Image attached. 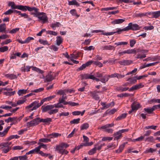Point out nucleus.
<instances>
[{
  "label": "nucleus",
  "mask_w": 160,
  "mask_h": 160,
  "mask_svg": "<svg viewBox=\"0 0 160 160\" xmlns=\"http://www.w3.org/2000/svg\"><path fill=\"white\" fill-rule=\"evenodd\" d=\"M34 102H36L37 104H35L36 106L34 107L33 109H36L37 108L40 107L41 105H42L43 102L45 101L43 99H42L41 101L39 103H38V101H35Z\"/></svg>",
  "instance_id": "22"
},
{
  "label": "nucleus",
  "mask_w": 160,
  "mask_h": 160,
  "mask_svg": "<svg viewBox=\"0 0 160 160\" xmlns=\"http://www.w3.org/2000/svg\"><path fill=\"white\" fill-rule=\"evenodd\" d=\"M8 49V47L7 46H4L0 48V52H4L7 51Z\"/></svg>",
  "instance_id": "50"
},
{
  "label": "nucleus",
  "mask_w": 160,
  "mask_h": 160,
  "mask_svg": "<svg viewBox=\"0 0 160 160\" xmlns=\"http://www.w3.org/2000/svg\"><path fill=\"white\" fill-rule=\"evenodd\" d=\"M128 89L129 88L128 87H123L121 86L116 88V90L118 91L123 92L127 91Z\"/></svg>",
  "instance_id": "27"
},
{
  "label": "nucleus",
  "mask_w": 160,
  "mask_h": 160,
  "mask_svg": "<svg viewBox=\"0 0 160 160\" xmlns=\"http://www.w3.org/2000/svg\"><path fill=\"white\" fill-rule=\"evenodd\" d=\"M84 49L87 51H90L92 50H94V47L92 46H90L89 47H84Z\"/></svg>",
  "instance_id": "62"
},
{
  "label": "nucleus",
  "mask_w": 160,
  "mask_h": 160,
  "mask_svg": "<svg viewBox=\"0 0 160 160\" xmlns=\"http://www.w3.org/2000/svg\"><path fill=\"white\" fill-rule=\"evenodd\" d=\"M98 144L95 145V147L92 149L90 150L88 152V154L89 155H92L96 153V151L97 150L96 146Z\"/></svg>",
  "instance_id": "26"
},
{
  "label": "nucleus",
  "mask_w": 160,
  "mask_h": 160,
  "mask_svg": "<svg viewBox=\"0 0 160 160\" xmlns=\"http://www.w3.org/2000/svg\"><path fill=\"white\" fill-rule=\"evenodd\" d=\"M103 50H114L115 48L112 45H105L102 47Z\"/></svg>",
  "instance_id": "23"
},
{
  "label": "nucleus",
  "mask_w": 160,
  "mask_h": 160,
  "mask_svg": "<svg viewBox=\"0 0 160 160\" xmlns=\"http://www.w3.org/2000/svg\"><path fill=\"white\" fill-rule=\"evenodd\" d=\"M19 28H15L12 29L11 30L9 31V33H15L17 32L18 31Z\"/></svg>",
  "instance_id": "64"
},
{
  "label": "nucleus",
  "mask_w": 160,
  "mask_h": 160,
  "mask_svg": "<svg viewBox=\"0 0 160 160\" xmlns=\"http://www.w3.org/2000/svg\"><path fill=\"white\" fill-rule=\"evenodd\" d=\"M31 68H32V66H26L24 68L22 67L21 68V70L23 72H28L30 71Z\"/></svg>",
  "instance_id": "38"
},
{
  "label": "nucleus",
  "mask_w": 160,
  "mask_h": 160,
  "mask_svg": "<svg viewBox=\"0 0 160 160\" xmlns=\"http://www.w3.org/2000/svg\"><path fill=\"white\" fill-rule=\"evenodd\" d=\"M105 75L104 76L103 78H101L100 79H99V78H96V77H95L93 75L92 77V79L93 80H95V81H97V82L99 81H101V82H102V83H105L106 82H103L102 81V79H105Z\"/></svg>",
  "instance_id": "43"
},
{
  "label": "nucleus",
  "mask_w": 160,
  "mask_h": 160,
  "mask_svg": "<svg viewBox=\"0 0 160 160\" xmlns=\"http://www.w3.org/2000/svg\"><path fill=\"white\" fill-rule=\"evenodd\" d=\"M127 115V114L126 113H122L121 115L118 117L116 119L117 121H119L122 120L125 118L126 117Z\"/></svg>",
  "instance_id": "36"
},
{
  "label": "nucleus",
  "mask_w": 160,
  "mask_h": 160,
  "mask_svg": "<svg viewBox=\"0 0 160 160\" xmlns=\"http://www.w3.org/2000/svg\"><path fill=\"white\" fill-rule=\"evenodd\" d=\"M19 138V136L17 135H11L7 138V140L9 141L13 138Z\"/></svg>",
  "instance_id": "53"
},
{
  "label": "nucleus",
  "mask_w": 160,
  "mask_h": 160,
  "mask_svg": "<svg viewBox=\"0 0 160 160\" xmlns=\"http://www.w3.org/2000/svg\"><path fill=\"white\" fill-rule=\"evenodd\" d=\"M132 61L129 60L123 59L118 62L119 63L122 65L127 66L130 65L132 63Z\"/></svg>",
  "instance_id": "9"
},
{
  "label": "nucleus",
  "mask_w": 160,
  "mask_h": 160,
  "mask_svg": "<svg viewBox=\"0 0 160 160\" xmlns=\"http://www.w3.org/2000/svg\"><path fill=\"white\" fill-rule=\"evenodd\" d=\"M93 144V142H88V143H82L79 146V147L78 148V149H79L82 146H91Z\"/></svg>",
  "instance_id": "31"
},
{
  "label": "nucleus",
  "mask_w": 160,
  "mask_h": 160,
  "mask_svg": "<svg viewBox=\"0 0 160 160\" xmlns=\"http://www.w3.org/2000/svg\"><path fill=\"white\" fill-rule=\"evenodd\" d=\"M39 42L40 43L42 44L43 45H49L48 42L47 40H44L42 39H39Z\"/></svg>",
  "instance_id": "60"
},
{
  "label": "nucleus",
  "mask_w": 160,
  "mask_h": 160,
  "mask_svg": "<svg viewBox=\"0 0 160 160\" xmlns=\"http://www.w3.org/2000/svg\"><path fill=\"white\" fill-rule=\"evenodd\" d=\"M160 16V10L157 11L153 12V16L152 18H157Z\"/></svg>",
  "instance_id": "34"
},
{
  "label": "nucleus",
  "mask_w": 160,
  "mask_h": 160,
  "mask_svg": "<svg viewBox=\"0 0 160 160\" xmlns=\"http://www.w3.org/2000/svg\"><path fill=\"white\" fill-rule=\"evenodd\" d=\"M5 76L7 78L11 79H13L17 78V76L13 74H7L5 75Z\"/></svg>",
  "instance_id": "29"
},
{
  "label": "nucleus",
  "mask_w": 160,
  "mask_h": 160,
  "mask_svg": "<svg viewBox=\"0 0 160 160\" xmlns=\"http://www.w3.org/2000/svg\"><path fill=\"white\" fill-rule=\"evenodd\" d=\"M61 26V24L60 23L58 22H56L54 23H52L50 27L52 28L53 30L55 29V28L56 27H58Z\"/></svg>",
  "instance_id": "28"
},
{
  "label": "nucleus",
  "mask_w": 160,
  "mask_h": 160,
  "mask_svg": "<svg viewBox=\"0 0 160 160\" xmlns=\"http://www.w3.org/2000/svg\"><path fill=\"white\" fill-rule=\"evenodd\" d=\"M65 91L66 90H65V89H64L63 90L61 89L58 90L56 94L60 95H65Z\"/></svg>",
  "instance_id": "58"
},
{
  "label": "nucleus",
  "mask_w": 160,
  "mask_h": 160,
  "mask_svg": "<svg viewBox=\"0 0 160 160\" xmlns=\"http://www.w3.org/2000/svg\"><path fill=\"white\" fill-rule=\"evenodd\" d=\"M67 99V97L66 96H65L64 95H63L62 96L61 98H60L59 99L58 101H59V103H62L63 102V101Z\"/></svg>",
  "instance_id": "57"
},
{
  "label": "nucleus",
  "mask_w": 160,
  "mask_h": 160,
  "mask_svg": "<svg viewBox=\"0 0 160 160\" xmlns=\"http://www.w3.org/2000/svg\"><path fill=\"white\" fill-rule=\"evenodd\" d=\"M52 121V119L50 118H47L45 119H40L39 120V122H43L45 123L49 122Z\"/></svg>",
  "instance_id": "37"
},
{
  "label": "nucleus",
  "mask_w": 160,
  "mask_h": 160,
  "mask_svg": "<svg viewBox=\"0 0 160 160\" xmlns=\"http://www.w3.org/2000/svg\"><path fill=\"white\" fill-rule=\"evenodd\" d=\"M144 110L148 113H151L153 111V109L151 108H144Z\"/></svg>",
  "instance_id": "63"
},
{
  "label": "nucleus",
  "mask_w": 160,
  "mask_h": 160,
  "mask_svg": "<svg viewBox=\"0 0 160 160\" xmlns=\"http://www.w3.org/2000/svg\"><path fill=\"white\" fill-rule=\"evenodd\" d=\"M53 108V105H47L46 106H42L41 108L42 109V112H46L48 111H50Z\"/></svg>",
  "instance_id": "10"
},
{
  "label": "nucleus",
  "mask_w": 160,
  "mask_h": 160,
  "mask_svg": "<svg viewBox=\"0 0 160 160\" xmlns=\"http://www.w3.org/2000/svg\"><path fill=\"white\" fill-rule=\"evenodd\" d=\"M12 142H2L0 144V149L4 153H7L11 149V147L10 145Z\"/></svg>",
  "instance_id": "1"
},
{
  "label": "nucleus",
  "mask_w": 160,
  "mask_h": 160,
  "mask_svg": "<svg viewBox=\"0 0 160 160\" xmlns=\"http://www.w3.org/2000/svg\"><path fill=\"white\" fill-rule=\"evenodd\" d=\"M6 25L5 23L0 25V32H4L6 29Z\"/></svg>",
  "instance_id": "48"
},
{
  "label": "nucleus",
  "mask_w": 160,
  "mask_h": 160,
  "mask_svg": "<svg viewBox=\"0 0 160 160\" xmlns=\"http://www.w3.org/2000/svg\"><path fill=\"white\" fill-rule=\"evenodd\" d=\"M40 151L39 147H36L34 149H32L26 153V155H29L32 154H37L39 153Z\"/></svg>",
  "instance_id": "14"
},
{
  "label": "nucleus",
  "mask_w": 160,
  "mask_h": 160,
  "mask_svg": "<svg viewBox=\"0 0 160 160\" xmlns=\"http://www.w3.org/2000/svg\"><path fill=\"white\" fill-rule=\"evenodd\" d=\"M117 75H118V73H114L110 75H105V78L102 79V81L104 82H106L108 81L109 78H117Z\"/></svg>",
  "instance_id": "11"
},
{
  "label": "nucleus",
  "mask_w": 160,
  "mask_h": 160,
  "mask_svg": "<svg viewBox=\"0 0 160 160\" xmlns=\"http://www.w3.org/2000/svg\"><path fill=\"white\" fill-rule=\"evenodd\" d=\"M55 151L62 155L67 154L68 152V151L64 149L60 144L56 146Z\"/></svg>",
  "instance_id": "5"
},
{
  "label": "nucleus",
  "mask_w": 160,
  "mask_h": 160,
  "mask_svg": "<svg viewBox=\"0 0 160 160\" xmlns=\"http://www.w3.org/2000/svg\"><path fill=\"white\" fill-rule=\"evenodd\" d=\"M3 93L4 95H6L7 96H11L14 95L15 93V91L12 92L7 91L3 92Z\"/></svg>",
  "instance_id": "40"
},
{
  "label": "nucleus",
  "mask_w": 160,
  "mask_h": 160,
  "mask_svg": "<svg viewBox=\"0 0 160 160\" xmlns=\"http://www.w3.org/2000/svg\"><path fill=\"white\" fill-rule=\"evenodd\" d=\"M36 102H32L31 104L27 106L25 108L26 109H29L30 111H32L34 110H35L36 109H34L33 108L34 107L36 106L35 104H36Z\"/></svg>",
  "instance_id": "17"
},
{
  "label": "nucleus",
  "mask_w": 160,
  "mask_h": 160,
  "mask_svg": "<svg viewBox=\"0 0 160 160\" xmlns=\"http://www.w3.org/2000/svg\"><path fill=\"white\" fill-rule=\"evenodd\" d=\"M8 5L9 6H11V8L13 9H17L18 7V5H16L14 2H9Z\"/></svg>",
  "instance_id": "33"
},
{
  "label": "nucleus",
  "mask_w": 160,
  "mask_h": 160,
  "mask_svg": "<svg viewBox=\"0 0 160 160\" xmlns=\"http://www.w3.org/2000/svg\"><path fill=\"white\" fill-rule=\"evenodd\" d=\"M127 31L130 30H138L140 28L139 26L137 24H132V22H130L128 23V26L126 27Z\"/></svg>",
  "instance_id": "6"
},
{
  "label": "nucleus",
  "mask_w": 160,
  "mask_h": 160,
  "mask_svg": "<svg viewBox=\"0 0 160 160\" xmlns=\"http://www.w3.org/2000/svg\"><path fill=\"white\" fill-rule=\"evenodd\" d=\"M142 51V50L141 49L138 48L137 49H128L125 50V54H130L132 53H135L136 52H141Z\"/></svg>",
  "instance_id": "8"
},
{
  "label": "nucleus",
  "mask_w": 160,
  "mask_h": 160,
  "mask_svg": "<svg viewBox=\"0 0 160 160\" xmlns=\"http://www.w3.org/2000/svg\"><path fill=\"white\" fill-rule=\"evenodd\" d=\"M70 13L73 16H76L77 18L79 17L80 15L77 14L76 10L75 9H72L70 11Z\"/></svg>",
  "instance_id": "41"
},
{
  "label": "nucleus",
  "mask_w": 160,
  "mask_h": 160,
  "mask_svg": "<svg viewBox=\"0 0 160 160\" xmlns=\"http://www.w3.org/2000/svg\"><path fill=\"white\" fill-rule=\"evenodd\" d=\"M117 7H109L106 8H102L101 11H108L109 10H113L115 9H116Z\"/></svg>",
  "instance_id": "54"
},
{
  "label": "nucleus",
  "mask_w": 160,
  "mask_h": 160,
  "mask_svg": "<svg viewBox=\"0 0 160 160\" xmlns=\"http://www.w3.org/2000/svg\"><path fill=\"white\" fill-rule=\"evenodd\" d=\"M36 17H37L39 20L42 23H44L48 21V19L46 14L43 12H40V13H39Z\"/></svg>",
  "instance_id": "3"
},
{
  "label": "nucleus",
  "mask_w": 160,
  "mask_h": 160,
  "mask_svg": "<svg viewBox=\"0 0 160 160\" xmlns=\"http://www.w3.org/2000/svg\"><path fill=\"white\" fill-rule=\"evenodd\" d=\"M113 136L114 137V140H118L122 137V134L119 131L114 133Z\"/></svg>",
  "instance_id": "15"
},
{
  "label": "nucleus",
  "mask_w": 160,
  "mask_h": 160,
  "mask_svg": "<svg viewBox=\"0 0 160 160\" xmlns=\"http://www.w3.org/2000/svg\"><path fill=\"white\" fill-rule=\"evenodd\" d=\"M61 103H59V101H58V103L53 105V108L55 107L56 108H64V107L62 104H60Z\"/></svg>",
  "instance_id": "47"
},
{
  "label": "nucleus",
  "mask_w": 160,
  "mask_h": 160,
  "mask_svg": "<svg viewBox=\"0 0 160 160\" xmlns=\"http://www.w3.org/2000/svg\"><path fill=\"white\" fill-rule=\"evenodd\" d=\"M47 34H48L50 35H52L54 36H56L58 34V33L57 32L54 31L48 30L46 31Z\"/></svg>",
  "instance_id": "55"
},
{
  "label": "nucleus",
  "mask_w": 160,
  "mask_h": 160,
  "mask_svg": "<svg viewBox=\"0 0 160 160\" xmlns=\"http://www.w3.org/2000/svg\"><path fill=\"white\" fill-rule=\"evenodd\" d=\"M155 149H154L152 148H150L149 149H147L145 152V153H147L149 152L152 153L153 152H155Z\"/></svg>",
  "instance_id": "61"
},
{
  "label": "nucleus",
  "mask_w": 160,
  "mask_h": 160,
  "mask_svg": "<svg viewBox=\"0 0 160 160\" xmlns=\"http://www.w3.org/2000/svg\"><path fill=\"white\" fill-rule=\"evenodd\" d=\"M68 2L69 5H75L77 7H79L80 6L79 3L76 0L68 1Z\"/></svg>",
  "instance_id": "19"
},
{
  "label": "nucleus",
  "mask_w": 160,
  "mask_h": 160,
  "mask_svg": "<svg viewBox=\"0 0 160 160\" xmlns=\"http://www.w3.org/2000/svg\"><path fill=\"white\" fill-rule=\"evenodd\" d=\"M144 87L142 83H140L138 84H136L132 86L129 89V91H132L135 90H137L141 88Z\"/></svg>",
  "instance_id": "12"
},
{
  "label": "nucleus",
  "mask_w": 160,
  "mask_h": 160,
  "mask_svg": "<svg viewBox=\"0 0 160 160\" xmlns=\"http://www.w3.org/2000/svg\"><path fill=\"white\" fill-rule=\"evenodd\" d=\"M80 121V119L78 118L76 119H74L70 122L71 124H78V123Z\"/></svg>",
  "instance_id": "56"
},
{
  "label": "nucleus",
  "mask_w": 160,
  "mask_h": 160,
  "mask_svg": "<svg viewBox=\"0 0 160 160\" xmlns=\"http://www.w3.org/2000/svg\"><path fill=\"white\" fill-rule=\"evenodd\" d=\"M139 106L140 104L138 103H133L131 105L132 110H137L139 108Z\"/></svg>",
  "instance_id": "25"
},
{
  "label": "nucleus",
  "mask_w": 160,
  "mask_h": 160,
  "mask_svg": "<svg viewBox=\"0 0 160 160\" xmlns=\"http://www.w3.org/2000/svg\"><path fill=\"white\" fill-rule=\"evenodd\" d=\"M28 7H30L22 5H18L17 9L25 12L27 10H28Z\"/></svg>",
  "instance_id": "18"
},
{
  "label": "nucleus",
  "mask_w": 160,
  "mask_h": 160,
  "mask_svg": "<svg viewBox=\"0 0 160 160\" xmlns=\"http://www.w3.org/2000/svg\"><path fill=\"white\" fill-rule=\"evenodd\" d=\"M32 70L33 71H36L37 72H39L40 73H42L43 71L40 70L39 68H38L32 66Z\"/></svg>",
  "instance_id": "52"
},
{
  "label": "nucleus",
  "mask_w": 160,
  "mask_h": 160,
  "mask_svg": "<svg viewBox=\"0 0 160 160\" xmlns=\"http://www.w3.org/2000/svg\"><path fill=\"white\" fill-rule=\"evenodd\" d=\"M116 32H114L115 33H118V34H120L121 32L123 31H127L126 27L123 28L122 29H121L120 28H117Z\"/></svg>",
  "instance_id": "46"
},
{
  "label": "nucleus",
  "mask_w": 160,
  "mask_h": 160,
  "mask_svg": "<svg viewBox=\"0 0 160 160\" xmlns=\"http://www.w3.org/2000/svg\"><path fill=\"white\" fill-rule=\"evenodd\" d=\"M125 21V18L123 19H117L114 20L111 22V23L115 25L116 24H120L122 23Z\"/></svg>",
  "instance_id": "13"
},
{
  "label": "nucleus",
  "mask_w": 160,
  "mask_h": 160,
  "mask_svg": "<svg viewBox=\"0 0 160 160\" xmlns=\"http://www.w3.org/2000/svg\"><path fill=\"white\" fill-rule=\"evenodd\" d=\"M114 125L113 123L108 124L102 126L101 128L104 132L108 133H112L113 132V130L112 128H109L112 127Z\"/></svg>",
  "instance_id": "2"
},
{
  "label": "nucleus",
  "mask_w": 160,
  "mask_h": 160,
  "mask_svg": "<svg viewBox=\"0 0 160 160\" xmlns=\"http://www.w3.org/2000/svg\"><path fill=\"white\" fill-rule=\"evenodd\" d=\"M28 11L30 12V14L33 15L34 17H37L38 15L40 12H39V9L35 7H28Z\"/></svg>",
  "instance_id": "4"
},
{
  "label": "nucleus",
  "mask_w": 160,
  "mask_h": 160,
  "mask_svg": "<svg viewBox=\"0 0 160 160\" xmlns=\"http://www.w3.org/2000/svg\"><path fill=\"white\" fill-rule=\"evenodd\" d=\"M54 79V78H53L51 73H48V74L46 76V80L47 82H50Z\"/></svg>",
  "instance_id": "32"
},
{
  "label": "nucleus",
  "mask_w": 160,
  "mask_h": 160,
  "mask_svg": "<svg viewBox=\"0 0 160 160\" xmlns=\"http://www.w3.org/2000/svg\"><path fill=\"white\" fill-rule=\"evenodd\" d=\"M127 142H125L123 144H121L119 146V148L115 151V152L116 153H119L121 152L123 150L125 144L127 143Z\"/></svg>",
  "instance_id": "20"
},
{
  "label": "nucleus",
  "mask_w": 160,
  "mask_h": 160,
  "mask_svg": "<svg viewBox=\"0 0 160 160\" xmlns=\"http://www.w3.org/2000/svg\"><path fill=\"white\" fill-rule=\"evenodd\" d=\"M93 75L88 73H85L81 75V77L83 79H92Z\"/></svg>",
  "instance_id": "21"
},
{
  "label": "nucleus",
  "mask_w": 160,
  "mask_h": 160,
  "mask_svg": "<svg viewBox=\"0 0 160 160\" xmlns=\"http://www.w3.org/2000/svg\"><path fill=\"white\" fill-rule=\"evenodd\" d=\"M39 141L40 142L47 143L48 142H51V140L50 138H42L40 139Z\"/></svg>",
  "instance_id": "49"
},
{
  "label": "nucleus",
  "mask_w": 160,
  "mask_h": 160,
  "mask_svg": "<svg viewBox=\"0 0 160 160\" xmlns=\"http://www.w3.org/2000/svg\"><path fill=\"white\" fill-rule=\"evenodd\" d=\"M9 127L7 128L4 130V131L2 132H0V136L2 137L4 136L8 132L9 129Z\"/></svg>",
  "instance_id": "39"
},
{
  "label": "nucleus",
  "mask_w": 160,
  "mask_h": 160,
  "mask_svg": "<svg viewBox=\"0 0 160 160\" xmlns=\"http://www.w3.org/2000/svg\"><path fill=\"white\" fill-rule=\"evenodd\" d=\"M89 127V125L88 123H86L82 124L81 126V130L86 129Z\"/></svg>",
  "instance_id": "45"
},
{
  "label": "nucleus",
  "mask_w": 160,
  "mask_h": 160,
  "mask_svg": "<svg viewBox=\"0 0 160 160\" xmlns=\"http://www.w3.org/2000/svg\"><path fill=\"white\" fill-rule=\"evenodd\" d=\"M137 80V76H135L132 78H128V80L131 83L133 84L136 82Z\"/></svg>",
  "instance_id": "30"
},
{
  "label": "nucleus",
  "mask_w": 160,
  "mask_h": 160,
  "mask_svg": "<svg viewBox=\"0 0 160 160\" xmlns=\"http://www.w3.org/2000/svg\"><path fill=\"white\" fill-rule=\"evenodd\" d=\"M117 145L113 143H109L107 146V149L111 148V149H113L116 148Z\"/></svg>",
  "instance_id": "44"
},
{
  "label": "nucleus",
  "mask_w": 160,
  "mask_h": 160,
  "mask_svg": "<svg viewBox=\"0 0 160 160\" xmlns=\"http://www.w3.org/2000/svg\"><path fill=\"white\" fill-rule=\"evenodd\" d=\"M56 38V44L58 46H59L62 43L63 38L61 36H57Z\"/></svg>",
  "instance_id": "24"
},
{
  "label": "nucleus",
  "mask_w": 160,
  "mask_h": 160,
  "mask_svg": "<svg viewBox=\"0 0 160 160\" xmlns=\"http://www.w3.org/2000/svg\"><path fill=\"white\" fill-rule=\"evenodd\" d=\"M113 139V138L109 137H104L102 138V141H110Z\"/></svg>",
  "instance_id": "51"
},
{
  "label": "nucleus",
  "mask_w": 160,
  "mask_h": 160,
  "mask_svg": "<svg viewBox=\"0 0 160 160\" xmlns=\"http://www.w3.org/2000/svg\"><path fill=\"white\" fill-rule=\"evenodd\" d=\"M23 117V115L22 116H21L18 118L17 117H12V124H16L17 123L22 119Z\"/></svg>",
  "instance_id": "16"
},
{
  "label": "nucleus",
  "mask_w": 160,
  "mask_h": 160,
  "mask_svg": "<svg viewBox=\"0 0 160 160\" xmlns=\"http://www.w3.org/2000/svg\"><path fill=\"white\" fill-rule=\"evenodd\" d=\"M27 89H20L19 90L17 93L19 96L25 94L27 93Z\"/></svg>",
  "instance_id": "35"
},
{
  "label": "nucleus",
  "mask_w": 160,
  "mask_h": 160,
  "mask_svg": "<svg viewBox=\"0 0 160 160\" xmlns=\"http://www.w3.org/2000/svg\"><path fill=\"white\" fill-rule=\"evenodd\" d=\"M39 118H37L34 119H33L30 122H27V126L30 127L34 126L38 124L39 122Z\"/></svg>",
  "instance_id": "7"
},
{
  "label": "nucleus",
  "mask_w": 160,
  "mask_h": 160,
  "mask_svg": "<svg viewBox=\"0 0 160 160\" xmlns=\"http://www.w3.org/2000/svg\"><path fill=\"white\" fill-rule=\"evenodd\" d=\"M58 112V109H54L50 110V111L48 112V113L50 114H52L54 113H56Z\"/></svg>",
  "instance_id": "59"
},
{
  "label": "nucleus",
  "mask_w": 160,
  "mask_h": 160,
  "mask_svg": "<svg viewBox=\"0 0 160 160\" xmlns=\"http://www.w3.org/2000/svg\"><path fill=\"white\" fill-rule=\"evenodd\" d=\"M128 44V42H119L114 43L115 45L117 46L119 45H126Z\"/></svg>",
  "instance_id": "42"
}]
</instances>
